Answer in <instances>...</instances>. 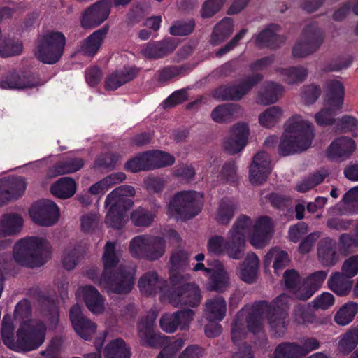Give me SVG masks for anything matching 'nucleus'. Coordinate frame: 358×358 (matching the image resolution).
Returning a JSON list of instances; mask_svg holds the SVG:
<instances>
[{"instance_id":"1","label":"nucleus","mask_w":358,"mask_h":358,"mask_svg":"<svg viewBox=\"0 0 358 358\" xmlns=\"http://www.w3.org/2000/svg\"><path fill=\"white\" fill-rule=\"evenodd\" d=\"M288 296L282 294L271 303L266 301H255L251 312L246 317L247 327L245 325L243 315L238 313L234 319L231 327V339L234 344L245 338L247 331L254 335L264 337L263 316L268 320L271 329L277 336H282L286 331L288 324Z\"/></svg>"},{"instance_id":"2","label":"nucleus","mask_w":358,"mask_h":358,"mask_svg":"<svg viewBox=\"0 0 358 358\" xmlns=\"http://www.w3.org/2000/svg\"><path fill=\"white\" fill-rule=\"evenodd\" d=\"M102 259L104 269L101 280L106 284L107 292L117 294L129 293L134 285V273L125 266L115 268L120 262L115 242L106 243Z\"/></svg>"},{"instance_id":"3","label":"nucleus","mask_w":358,"mask_h":358,"mask_svg":"<svg viewBox=\"0 0 358 358\" xmlns=\"http://www.w3.org/2000/svg\"><path fill=\"white\" fill-rule=\"evenodd\" d=\"M252 221L248 216L241 215L229 232L227 240L221 236H213L208 241V251L220 255L226 252L230 258L240 259L244 255L245 235L250 231Z\"/></svg>"},{"instance_id":"4","label":"nucleus","mask_w":358,"mask_h":358,"mask_svg":"<svg viewBox=\"0 0 358 358\" xmlns=\"http://www.w3.org/2000/svg\"><path fill=\"white\" fill-rule=\"evenodd\" d=\"M313 135L311 123L300 115H293L285 124V133L278 145L279 154L286 157L305 151L311 145Z\"/></svg>"},{"instance_id":"5","label":"nucleus","mask_w":358,"mask_h":358,"mask_svg":"<svg viewBox=\"0 0 358 358\" xmlns=\"http://www.w3.org/2000/svg\"><path fill=\"white\" fill-rule=\"evenodd\" d=\"M52 246L44 237L27 236L19 240L13 248L15 262L30 268L44 265L50 258Z\"/></svg>"},{"instance_id":"6","label":"nucleus","mask_w":358,"mask_h":358,"mask_svg":"<svg viewBox=\"0 0 358 358\" xmlns=\"http://www.w3.org/2000/svg\"><path fill=\"white\" fill-rule=\"evenodd\" d=\"M157 317V315L155 312H149L138 323L141 343L143 346L149 348H164V351L169 348L171 350L172 353L179 351L185 344L184 341L182 338L172 341L171 338L156 332L155 321Z\"/></svg>"},{"instance_id":"7","label":"nucleus","mask_w":358,"mask_h":358,"mask_svg":"<svg viewBox=\"0 0 358 358\" xmlns=\"http://www.w3.org/2000/svg\"><path fill=\"white\" fill-rule=\"evenodd\" d=\"M165 247L166 241L163 237L138 235L130 241L129 251L134 257L155 261L164 255Z\"/></svg>"},{"instance_id":"8","label":"nucleus","mask_w":358,"mask_h":358,"mask_svg":"<svg viewBox=\"0 0 358 358\" xmlns=\"http://www.w3.org/2000/svg\"><path fill=\"white\" fill-rule=\"evenodd\" d=\"M262 80V74L259 73H253L245 77L238 82L230 83L219 86L214 90L213 96L220 101H238Z\"/></svg>"},{"instance_id":"9","label":"nucleus","mask_w":358,"mask_h":358,"mask_svg":"<svg viewBox=\"0 0 358 358\" xmlns=\"http://www.w3.org/2000/svg\"><path fill=\"white\" fill-rule=\"evenodd\" d=\"M65 45L66 38L62 32H48L38 38L36 56L44 64H54L62 57Z\"/></svg>"},{"instance_id":"10","label":"nucleus","mask_w":358,"mask_h":358,"mask_svg":"<svg viewBox=\"0 0 358 358\" xmlns=\"http://www.w3.org/2000/svg\"><path fill=\"white\" fill-rule=\"evenodd\" d=\"M196 191L178 192L170 201L168 211L177 220H187L197 215L201 210Z\"/></svg>"},{"instance_id":"11","label":"nucleus","mask_w":358,"mask_h":358,"mask_svg":"<svg viewBox=\"0 0 358 358\" xmlns=\"http://www.w3.org/2000/svg\"><path fill=\"white\" fill-rule=\"evenodd\" d=\"M46 326L42 322L27 324L23 322L16 333V352H29L38 349L45 341Z\"/></svg>"},{"instance_id":"12","label":"nucleus","mask_w":358,"mask_h":358,"mask_svg":"<svg viewBox=\"0 0 358 358\" xmlns=\"http://www.w3.org/2000/svg\"><path fill=\"white\" fill-rule=\"evenodd\" d=\"M168 299L169 303L176 307L187 306L195 308L201 302V291L196 285L186 283L174 289H170Z\"/></svg>"},{"instance_id":"13","label":"nucleus","mask_w":358,"mask_h":358,"mask_svg":"<svg viewBox=\"0 0 358 358\" xmlns=\"http://www.w3.org/2000/svg\"><path fill=\"white\" fill-rule=\"evenodd\" d=\"M111 10L110 0H100L85 9L80 16V26L93 29L101 24L108 17Z\"/></svg>"},{"instance_id":"14","label":"nucleus","mask_w":358,"mask_h":358,"mask_svg":"<svg viewBox=\"0 0 358 358\" xmlns=\"http://www.w3.org/2000/svg\"><path fill=\"white\" fill-rule=\"evenodd\" d=\"M32 220L41 226H52L59 217V210L52 201L43 199L35 203L29 210Z\"/></svg>"},{"instance_id":"15","label":"nucleus","mask_w":358,"mask_h":358,"mask_svg":"<svg viewBox=\"0 0 358 358\" xmlns=\"http://www.w3.org/2000/svg\"><path fill=\"white\" fill-rule=\"evenodd\" d=\"M283 278L286 288L293 293L295 298L305 301L313 294V284L310 282L307 285L306 282H304L303 285H301V278L295 269L286 270ZM312 279H313V273H310L308 276V280L311 281Z\"/></svg>"},{"instance_id":"16","label":"nucleus","mask_w":358,"mask_h":358,"mask_svg":"<svg viewBox=\"0 0 358 358\" xmlns=\"http://www.w3.org/2000/svg\"><path fill=\"white\" fill-rule=\"evenodd\" d=\"M178 43L176 38L166 37L161 41H151L143 45L141 54L148 59H159L166 57L177 48Z\"/></svg>"},{"instance_id":"17","label":"nucleus","mask_w":358,"mask_h":358,"mask_svg":"<svg viewBox=\"0 0 358 358\" xmlns=\"http://www.w3.org/2000/svg\"><path fill=\"white\" fill-rule=\"evenodd\" d=\"M271 171L269 155L261 151L254 157L250 166L249 178L252 185H261L266 180Z\"/></svg>"},{"instance_id":"18","label":"nucleus","mask_w":358,"mask_h":358,"mask_svg":"<svg viewBox=\"0 0 358 358\" xmlns=\"http://www.w3.org/2000/svg\"><path fill=\"white\" fill-rule=\"evenodd\" d=\"M69 318L76 334L85 340H90L96 330V324L85 317L79 305H73L69 310Z\"/></svg>"},{"instance_id":"19","label":"nucleus","mask_w":358,"mask_h":358,"mask_svg":"<svg viewBox=\"0 0 358 358\" xmlns=\"http://www.w3.org/2000/svg\"><path fill=\"white\" fill-rule=\"evenodd\" d=\"M356 150V143L350 137L341 136L335 138L326 150L330 160L343 161L348 159Z\"/></svg>"},{"instance_id":"20","label":"nucleus","mask_w":358,"mask_h":358,"mask_svg":"<svg viewBox=\"0 0 358 358\" xmlns=\"http://www.w3.org/2000/svg\"><path fill=\"white\" fill-rule=\"evenodd\" d=\"M36 85L37 81L33 75L20 73L15 69L5 72L0 80V87L4 90L32 88Z\"/></svg>"},{"instance_id":"21","label":"nucleus","mask_w":358,"mask_h":358,"mask_svg":"<svg viewBox=\"0 0 358 358\" xmlns=\"http://www.w3.org/2000/svg\"><path fill=\"white\" fill-rule=\"evenodd\" d=\"M313 350V338H308L303 345L294 342H283L277 345L273 358H303Z\"/></svg>"},{"instance_id":"22","label":"nucleus","mask_w":358,"mask_h":358,"mask_svg":"<svg viewBox=\"0 0 358 358\" xmlns=\"http://www.w3.org/2000/svg\"><path fill=\"white\" fill-rule=\"evenodd\" d=\"M141 292L146 296H155L157 293H163L168 297L170 290L166 280L160 279L155 271L145 273L138 281Z\"/></svg>"},{"instance_id":"23","label":"nucleus","mask_w":358,"mask_h":358,"mask_svg":"<svg viewBox=\"0 0 358 358\" xmlns=\"http://www.w3.org/2000/svg\"><path fill=\"white\" fill-rule=\"evenodd\" d=\"M280 31V27L277 24L267 25L255 37V45L259 48H279L285 41L284 36L278 34Z\"/></svg>"},{"instance_id":"24","label":"nucleus","mask_w":358,"mask_h":358,"mask_svg":"<svg viewBox=\"0 0 358 358\" xmlns=\"http://www.w3.org/2000/svg\"><path fill=\"white\" fill-rule=\"evenodd\" d=\"M249 128L247 123H237L231 129L230 136L224 141V149L229 154H236L243 150L247 144Z\"/></svg>"},{"instance_id":"25","label":"nucleus","mask_w":358,"mask_h":358,"mask_svg":"<svg viewBox=\"0 0 358 358\" xmlns=\"http://www.w3.org/2000/svg\"><path fill=\"white\" fill-rule=\"evenodd\" d=\"M139 71L140 69L134 65H125L122 69L114 71L106 79V90H116L120 87L133 80L138 76Z\"/></svg>"},{"instance_id":"26","label":"nucleus","mask_w":358,"mask_h":358,"mask_svg":"<svg viewBox=\"0 0 358 358\" xmlns=\"http://www.w3.org/2000/svg\"><path fill=\"white\" fill-rule=\"evenodd\" d=\"M273 232L272 220L268 216H261L253 226V232L250 243L256 248H262L271 236Z\"/></svg>"},{"instance_id":"27","label":"nucleus","mask_w":358,"mask_h":358,"mask_svg":"<svg viewBox=\"0 0 358 358\" xmlns=\"http://www.w3.org/2000/svg\"><path fill=\"white\" fill-rule=\"evenodd\" d=\"M26 187L27 183L22 176H13L0 182L1 194L6 203L10 200L21 197Z\"/></svg>"},{"instance_id":"28","label":"nucleus","mask_w":358,"mask_h":358,"mask_svg":"<svg viewBox=\"0 0 358 358\" xmlns=\"http://www.w3.org/2000/svg\"><path fill=\"white\" fill-rule=\"evenodd\" d=\"M135 189L132 186L120 185L106 196L105 207L109 206L110 203H114L123 206L124 209H130L134 205L132 198L135 196Z\"/></svg>"},{"instance_id":"29","label":"nucleus","mask_w":358,"mask_h":358,"mask_svg":"<svg viewBox=\"0 0 358 358\" xmlns=\"http://www.w3.org/2000/svg\"><path fill=\"white\" fill-rule=\"evenodd\" d=\"M313 52V24L306 25L301 33L300 39L292 48L294 57L301 58L309 55Z\"/></svg>"},{"instance_id":"30","label":"nucleus","mask_w":358,"mask_h":358,"mask_svg":"<svg viewBox=\"0 0 358 358\" xmlns=\"http://www.w3.org/2000/svg\"><path fill=\"white\" fill-rule=\"evenodd\" d=\"M205 306L206 317L209 322H220L224 318L227 303L222 296H217L208 299Z\"/></svg>"},{"instance_id":"31","label":"nucleus","mask_w":358,"mask_h":358,"mask_svg":"<svg viewBox=\"0 0 358 358\" xmlns=\"http://www.w3.org/2000/svg\"><path fill=\"white\" fill-rule=\"evenodd\" d=\"M328 287L340 296H345L351 292L353 281L341 272L333 273L327 282Z\"/></svg>"},{"instance_id":"32","label":"nucleus","mask_w":358,"mask_h":358,"mask_svg":"<svg viewBox=\"0 0 358 358\" xmlns=\"http://www.w3.org/2000/svg\"><path fill=\"white\" fill-rule=\"evenodd\" d=\"M325 88L328 97L327 105L334 106V109L341 110L343 107L345 88L343 83L337 80H329Z\"/></svg>"},{"instance_id":"33","label":"nucleus","mask_w":358,"mask_h":358,"mask_svg":"<svg viewBox=\"0 0 358 358\" xmlns=\"http://www.w3.org/2000/svg\"><path fill=\"white\" fill-rule=\"evenodd\" d=\"M216 269L210 273L208 289L210 291L223 292L229 287V280L227 271L219 261H215Z\"/></svg>"},{"instance_id":"34","label":"nucleus","mask_w":358,"mask_h":358,"mask_svg":"<svg viewBox=\"0 0 358 358\" xmlns=\"http://www.w3.org/2000/svg\"><path fill=\"white\" fill-rule=\"evenodd\" d=\"M83 297L87 308L94 313H100L104 309V299L92 285L83 288Z\"/></svg>"},{"instance_id":"35","label":"nucleus","mask_w":358,"mask_h":358,"mask_svg":"<svg viewBox=\"0 0 358 358\" xmlns=\"http://www.w3.org/2000/svg\"><path fill=\"white\" fill-rule=\"evenodd\" d=\"M108 32V27L104 26L90 34L81 45V50L84 54L88 56L95 55Z\"/></svg>"},{"instance_id":"36","label":"nucleus","mask_w":358,"mask_h":358,"mask_svg":"<svg viewBox=\"0 0 358 358\" xmlns=\"http://www.w3.org/2000/svg\"><path fill=\"white\" fill-rule=\"evenodd\" d=\"M83 166V159L80 157H69L66 159L57 162L50 169L48 173L55 176L69 174L79 171Z\"/></svg>"},{"instance_id":"37","label":"nucleus","mask_w":358,"mask_h":358,"mask_svg":"<svg viewBox=\"0 0 358 358\" xmlns=\"http://www.w3.org/2000/svg\"><path fill=\"white\" fill-rule=\"evenodd\" d=\"M259 263L258 257L255 253H248L241 264L240 278L247 283H252L257 277Z\"/></svg>"},{"instance_id":"38","label":"nucleus","mask_w":358,"mask_h":358,"mask_svg":"<svg viewBox=\"0 0 358 358\" xmlns=\"http://www.w3.org/2000/svg\"><path fill=\"white\" fill-rule=\"evenodd\" d=\"M76 191V183L70 177H63L55 182L50 187V192L59 199H69Z\"/></svg>"},{"instance_id":"39","label":"nucleus","mask_w":358,"mask_h":358,"mask_svg":"<svg viewBox=\"0 0 358 358\" xmlns=\"http://www.w3.org/2000/svg\"><path fill=\"white\" fill-rule=\"evenodd\" d=\"M106 215L105 223L108 227L116 229H122L125 223L126 213L129 209H124L123 206L118 204L110 203Z\"/></svg>"},{"instance_id":"40","label":"nucleus","mask_w":358,"mask_h":358,"mask_svg":"<svg viewBox=\"0 0 358 358\" xmlns=\"http://www.w3.org/2000/svg\"><path fill=\"white\" fill-rule=\"evenodd\" d=\"M23 224L22 217L15 213L3 215L0 222V236L6 237L18 233Z\"/></svg>"},{"instance_id":"41","label":"nucleus","mask_w":358,"mask_h":358,"mask_svg":"<svg viewBox=\"0 0 358 358\" xmlns=\"http://www.w3.org/2000/svg\"><path fill=\"white\" fill-rule=\"evenodd\" d=\"M146 160L148 162L149 170L170 166L175 163V157L164 151L155 150L146 151Z\"/></svg>"},{"instance_id":"42","label":"nucleus","mask_w":358,"mask_h":358,"mask_svg":"<svg viewBox=\"0 0 358 358\" xmlns=\"http://www.w3.org/2000/svg\"><path fill=\"white\" fill-rule=\"evenodd\" d=\"M234 22L231 18L225 17L217 23L211 34L210 43L217 45L227 40L232 34Z\"/></svg>"},{"instance_id":"43","label":"nucleus","mask_w":358,"mask_h":358,"mask_svg":"<svg viewBox=\"0 0 358 358\" xmlns=\"http://www.w3.org/2000/svg\"><path fill=\"white\" fill-rule=\"evenodd\" d=\"M317 257L324 266H334L338 262V257L333 248L331 240L324 238L317 245Z\"/></svg>"},{"instance_id":"44","label":"nucleus","mask_w":358,"mask_h":358,"mask_svg":"<svg viewBox=\"0 0 358 358\" xmlns=\"http://www.w3.org/2000/svg\"><path fill=\"white\" fill-rule=\"evenodd\" d=\"M104 356L105 358H130L131 352L123 339L117 338L108 343Z\"/></svg>"},{"instance_id":"45","label":"nucleus","mask_w":358,"mask_h":358,"mask_svg":"<svg viewBox=\"0 0 358 358\" xmlns=\"http://www.w3.org/2000/svg\"><path fill=\"white\" fill-rule=\"evenodd\" d=\"M283 91L282 85L274 83H267L262 92L258 94V101L262 105H270L277 102Z\"/></svg>"},{"instance_id":"46","label":"nucleus","mask_w":358,"mask_h":358,"mask_svg":"<svg viewBox=\"0 0 358 358\" xmlns=\"http://www.w3.org/2000/svg\"><path fill=\"white\" fill-rule=\"evenodd\" d=\"M157 215L155 208L148 209L139 207L134 210L131 214V220L136 227H148L150 226Z\"/></svg>"},{"instance_id":"47","label":"nucleus","mask_w":358,"mask_h":358,"mask_svg":"<svg viewBox=\"0 0 358 358\" xmlns=\"http://www.w3.org/2000/svg\"><path fill=\"white\" fill-rule=\"evenodd\" d=\"M358 313V303L348 302L343 305L334 315V321L336 324L345 326L350 324Z\"/></svg>"},{"instance_id":"48","label":"nucleus","mask_w":358,"mask_h":358,"mask_svg":"<svg viewBox=\"0 0 358 358\" xmlns=\"http://www.w3.org/2000/svg\"><path fill=\"white\" fill-rule=\"evenodd\" d=\"M238 109L239 106L235 103L220 104L213 110L211 117L215 122L223 123L229 121Z\"/></svg>"},{"instance_id":"49","label":"nucleus","mask_w":358,"mask_h":358,"mask_svg":"<svg viewBox=\"0 0 358 358\" xmlns=\"http://www.w3.org/2000/svg\"><path fill=\"white\" fill-rule=\"evenodd\" d=\"M120 155L117 152H106L99 155L92 164V168L95 171H101L104 169H113Z\"/></svg>"},{"instance_id":"50","label":"nucleus","mask_w":358,"mask_h":358,"mask_svg":"<svg viewBox=\"0 0 358 358\" xmlns=\"http://www.w3.org/2000/svg\"><path fill=\"white\" fill-rule=\"evenodd\" d=\"M236 205L228 198L221 199L217 209V221L221 224H228L232 220Z\"/></svg>"},{"instance_id":"51","label":"nucleus","mask_w":358,"mask_h":358,"mask_svg":"<svg viewBox=\"0 0 358 358\" xmlns=\"http://www.w3.org/2000/svg\"><path fill=\"white\" fill-rule=\"evenodd\" d=\"M1 333L4 345L10 349L15 350L16 340L14 336V325L12 317L8 315H5L3 317Z\"/></svg>"},{"instance_id":"52","label":"nucleus","mask_w":358,"mask_h":358,"mask_svg":"<svg viewBox=\"0 0 358 358\" xmlns=\"http://www.w3.org/2000/svg\"><path fill=\"white\" fill-rule=\"evenodd\" d=\"M190 71L191 68L189 64L166 66L158 71V81L165 83L177 76L188 73Z\"/></svg>"},{"instance_id":"53","label":"nucleus","mask_w":358,"mask_h":358,"mask_svg":"<svg viewBox=\"0 0 358 358\" xmlns=\"http://www.w3.org/2000/svg\"><path fill=\"white\" fill-rule=\"evenodd\" d=\"M358 345V329L352 328L346 331L339 341L338 349L340 352L346 355Z\"/></svg>"},{"instance_id":"54","label":"nucleus","mask_w":358,"mask_h":358,"mask_svg":"<svg viewBox=\"0 0 358 358\" xmlns=\"http://www.w3.org/2000/svg\"><path fill=\"white\" fill-rule=\"evenodd\" d=\"M84 250L80 245L68 248L62 258V264L67 271L73 270L83 256Z\"/></svg>"},{"instance_id":"55","label":"nucleus","mask_w":358,"mask_h":358,"mask_svg":"<svg viewBox=\"0 0 358 358\" xmlns=\"http://www.w3.org/2000/svg\"><path fill=\"white\" fill-rule=\"evenodd\" d=\"M282 112L278 106H271L267 108L259 116L260 124L266 128L273 127L280 119Z\"/></svg>"},{"instance_id":"56","label":"nucleus","mask_w":358,"mask_h":358,"mask_svg":"<svg viewBox=\"0 0 358 358\" xmlns=\"http://www.w3.org/2000/svg\"><path fill=\"white\" fill-rule=\"evenodd\" d=\"M281 73L285 76L287 83L295 84L302 83L307 77V70L303 66H291L287 69H282Z\"/></svg>"},{"instance_id":"57","label":"nucleus","mask_w":358,"mask_h":358,"mask_svg":"<svg viewBox=\"0 0 358 358\" xmlns=\"http://www.w3.org/2000/svg\"><path fill=\"white\" fill-rule=\"evenodd\" d=\"M195 25V20L193 18L187 20H178L171 26L169 33L172 36H187L193 32Z\"/></svg>"},{"instance_id":"58","label":"nucleus","mask_w":358,"mask_h":358,"mask_svg":"<svg viewBox=\"0 0 358 358\" xmlns=\"http://www.w3.org/2000/svg\"><path fill=\"white\" fill-rule=\"evenodd\" d=\"M336 110H338L334 109V107L330 105L322 109L315 115L317 124L322 127L336 124V119L335 118V115Z\"/></svg>"},{"instance_id":"59","label":"nucleus","mask_w":358,"mask_h":358,"mask_svg":"<svg viewBox=\"0 0 358 358\" xmlns=\"http://www.w3.org/2000/svg\"><path fill=\"white\" fill-rule=\"evenodd\" d=\"M169 263L172 271H184L189 265V254L184 250H176L171 254Z\"/></svg>"},{"instance_id":"60","label":"nucleus","mask_w":358,"mask_h":358,"mask_svg":"<svg viewBox=\"0 0 358 358\" xmlns=\"http://www.w3.org/2000/svg\"><path fill=\"white\" fill-rule=\"evenodd\" d=\"M294 317L296 322L306 324L313 322V305L310 303L297 305L294 309Z\"/></svg>"},{"instance_id":"61","label":"nucleus","mask_w":358,"mask_h":358,"mask_svg":"<svg viewBox=\"0 0 358 358\" xmlns=\"http://www.w3.org/2000/svg\"><path fill=\"white\" fill-rule=\"evenodd\" d=\"M147 153L143 152L128 160L125 164L124 168L127 171L136 173L141 171H148V162L146 160Z\"/></svg>"},{"instance_id":"62","label":"nucleus","mask_w":358,"mask_h":358,"mask_svg":"<svg viewBox=\"0 0 358 358\" xmlns=\"http://www.w3.org/2000/svg\"><path fill=\"white\" fill-rule=\"evenodd\" d=\"M335 129L341 133L358 130V119L350 115H345L336 119Z\"/></svg>"},{"instance_id":"63","label":"nucleus","mask_w":358,"mask_h":358,"mask_svg":"<svg viewBox=\"0 0 358 358\" xmlns=\"http://www.w3.org/2000/svg\"><path fill=\"white\" fill-rule=\"evenodd\" d=\"M338 245L339 252L344 256L355 252L358 248L357 241L349 234H343L340 236Z\"/></svg>"},{"instance_id":"64","label":"nucleus","mask_w":358,"mask_h":358,"mask_svg":"<svg viewBox=\"0 0 358 358\" xmlns=\"http://www.w3.org/2000/svg\"><path fill=\"white\" fill-rule=\"evenodd\" d=\"M226 0H206L203 3L200 13L203 19L210 18L218 13Z\"/></svg>"}]
</instances>
